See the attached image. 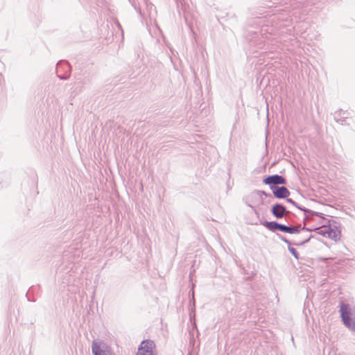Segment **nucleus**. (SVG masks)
<instances>
[{
	"label": "nucleus",
	"instance_id": "obj_13",
	"mask_svg": "<svg viewBox=\"0 0 355 355\" xmlns=\"http://www.w3.org/2000/svg\"><path fill=\"white\" fill-rule=\"evenodd\" d=\"M296 2H297V3H302V0H297Z\"/></svg>",
	"mask_w": 355,
	"mask_h": 355
},
{
	"label": "nucleus",
	"instance_id": "obj_2",
	"mask_svg": "<svg viewBox=\"0 0 355 355\" xmlns=\"http://www.w3.org/2000/svg\"><path fill=\"white\" fill-rule=\"evenodd\" d=\"M339 313L345 327L355 332V306L341 302L339 304Z\"/></svg>",
	"mask_w": 355,
	"mask_h": 355
},
{
	"label": "nucleus",
	"instance_id": "obj_6",
	"mask_svg": "<svg viewBox=\"0 0 355 355\" xmlns=\"http://www.w3.org/2000/svg\"><path fill=\"white\" fill-rule=\"evenodd\" d=\"M263 182L266 184L268 185H276V184H285L286 180L284 178H283L282 176H279L278 175H271L266 178L263 180Z\"/></svg>",
	"mask_w": 355,
	"mask_h": 355
},
{
	"label": "nucleus",
	"instance_id": "obj_1",
	"mask_svg": "<svg viewBox=\"0 0 355 355\" xmlns=\"http://www.w3.org/2000/svg\"><path fill=\"white\" fill-rule=\"evenodd\" d=\"M290 221L292 220L291 216L305 221H310L314 219L315 216L319 218V227L301 228V225L293 226L290 225V234H297L292 239H290V245H301L313 239L315 235H322L328 237L335 241L340 240L341 233L338 222L334 220L327 219L324 214L300 206L295 201L290 198Z\"/></svg>",
	"mask_w": 355,
	"mask_h": 355
},
{
	"label": "nucleus",
	"instance_id": "obj_4",
	"mask_svg": "<svg viewBox=\"0 0 355 355\" xmlns=\"http://www.w3.org/2000/svg\"><path fill=\"white\" fill-rule=\"evenodd\" d=\"M137 355H157L154 342L150 340L142 341L138 348Z\"/></svg>",
	"mask_w": 355,
	"mask_h": 355
},
{
	"label": "nucleus",
	"instance_id": "obj_14",
	"mask_svg": "<svg viewBox=\"0 0 355 355\" xmlns=\"http://www.w3.org/2000/svg\"><path fill=\"white\" fill-rule=\"evenodd\" d=\"M290 164L293 167L295 168V165L290 161Z\"/></svg>",
	"mask_w": 355,
	"mask_h": 355
},
{
	"label": "nucleus",
	"instance_id": "obj_15",
	"mask_svg": "<svg viewBox=\"0 0 355 355\" xmlns=\"http://www.w3.org/2000/svg\"><path fill=\"white\" fill-rule=\"evenodd\" d=\"M291 340H292V342L294 343V340H293V337L291 338Z\"/></svg>",
	"mask_w": 355,
	"mask_h": 355
},
{
	"label": "nucleus",
	"instance_id": "obj_8",
	"mask_svg": "<svg viewBox=\"0 0 355 355\" xmlns=\"http://www.w3.org/2000/svg\"><path fill=\"white\" fill-rule=\"evenodd\" d=\"M286 211V208L279 205H275L272 207V214L277 218H282Z\"/></svg>",
	"mask_w": 355,
	"mask_h": 355
},
{
	"label": "nucleus",
	"instance_id": "obj_11",
	"mask_svg": "<svg viewBox=\"0 0 355 355\" xmlns=\"http://www.w3.org/2000/svg\"><path fill=\"white\" fill-rule=\"evenodd\" d=\"M290 253H291L296 259H300V254L299 253L297 252V251L296 250L295 248H293V247H291L290 246Z\"/></svg>",
	"mask_w": 355,
	"mask_h": 355
},
{
	"label": "nucleus",
	"instance_id": "obj_9",
	"mask_svg": "<svg viewBox=\"0 0 355 355\" xmlns=\"http://www.w3.org/2000/svg\"><path fill=\"white\" fill-rule=\"evenodd\" d=\"M273 193H274V195L277 198H284V197L286 196L288 191H287V189L284 187H274Z\"/></svg>",
	"mask_w": 355,
	"mask_h": 355
},
{
	"label": "nucleus",
	"instance_id": "obj_10",
	"mask_svg": "<svg viewBox=\"0 0 355 355\" xmlns=\"http://www.w3.org/2000/svg\"><path fill=\"white\" fill-rule=\"evenodd\" d=\"M341 111L342 110H340L339 111L336 112L334 119H335L336 122L340 123L341 124H343V122L345 121L347 116H340V117H339V114L341 112Z\"/></svg>",
	"mask_w": 355,
	"mask_h": 355
},
{
	"label": "nucleus",
	"instance_id": "obj_5",
	"mask_svg": "<svg viewBox=\"0 0 355 355\" xmlns=\"http://www.w3.org/2000/svg\"><path fill=\"white\" fill-rule=\"evenodd\" d=\"M94 355H113L108 346L101 340H95L92 343Z\"/></svg>",
	"mask_w": 355,
	"mask_h": 355
},
{
	"label": "nucleus",
	"instance_id": "obj_3",
	"mask_svg": "<svg viewBox=\"0 0 355 355\" xmlns=\"http://www.w3.org/2000/svg\"><path fill=\"white\" fill-rule=\"evenodd\" d=\"M296 19V16L294 17ZM293 26V37L295 39L293 40L290 37V45H294V44L291 43L293 41H295V43L300 42V40H297V36H300L301 38L306 39L308 36V29L309 28V24L308 21L304 20L297 21V19H294L293 17L290 19V26Z\"/></svg>",
	"mask_w": 355,
	"mask_h": 355
},
{
	"label": "nucleus",
	"instance_id": "obj_12",
	"mask_svg": "<svg viewBox=\"0 0 355 355\" xmlns=\"http://www.w3.org/2000/svg\"><path fill=\"white\" fill-rule=\"evenodd\" d=\"M295 0H290V7L295 4Z\"/></svg>",
	"mask_w": 355,
	"mask_h": 355
},
{
	"label": "nucleus",
	"instance_id": "obj_16",
	"mask_svg": "<svg viewBox=\"0 0 355 355\" xmlns=\"http://www.w3.org/2000/svg\"><path fill=\"white\" fill-rule=\"evenodd\" d=\"M289 34H290V36H291V29H290Z\"/></svg>",
	"mask_w": 355,
	"mask_h": 355
},
{
	"label": "nucleus",
	"instance_id": "obj_7",
	"mask_svg": "<svg viewBox=\"0 0 355 355\" xmlns=\"http://www.w3.org/2000/svg\"><path fill=\"white\" fill-rule=\"evenodd\" d=\"M264 225L271 230H279L284 232H288V226L280 225L275 222H266Z\"/></svg>",
	"mask_w": 355,
	"mask_h": 355
}]
</instances>
